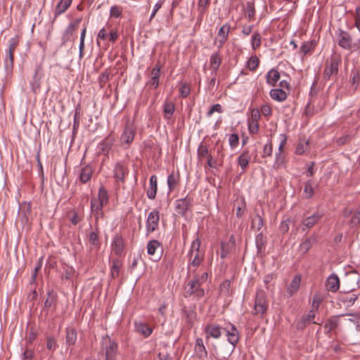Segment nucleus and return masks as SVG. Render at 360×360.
<instances>
[{
	"instance_id": "nucleus-1",
	"label": "nucleus",
	"mask_w": 360,
	"mask_h": 360,
	"mask_svg": "<svg viewBox=\"0 0 360 360\" xmlns=\"http://www.w3.org/2000/svg\"><path fill=\"white\" fill-rule=\"evenodd\" d=\"M205 295V290L199 283L198 278H193L184 286V297L193 296L195 299L199 300Z\"/></svg>"
},
{
	"instance_id": "nucleus-2",
	"label": "nucleus",
	"mask_w": 360,
	"mask_h": 360,
	"mask_svg": "<svg viewBox=\"0 0 360 360\" xmlns=\"http://www.w3.org/2000/svg\"><path fill=\"white\" fill-rule=\"evenodd\" d=\"M359 281L360 276L356 271L347 273L342 280V292L349 293L355 290L359 287Z\"/></svg>"
},
{
	"instance_id": "nucleus-3",
	"label": "nucleus",
	"mask_w": 360,
	"mask_h": 360,
	"mask_svg": "<svg viewBox=\"0 0 360 360\" xmlns=\"http://www.w3.org/2000/svg\"><path fill=\"white\" fill-rule=\"evenodd\" d=\"M341 61L340 56L338 54L331 56L330 60H327L326 63V68L323 71V77L325 79H329L332 76L338 75Z\"/></svg>"
},
{
	"instance_id": "nucleus-4",
	"label": "nucleus",
	"mask_w": 360,
	"mask_h": 360,
	"mask_svg": "<svg viewBox=\"0 0 360 360\" xmlns=\"http://www.w3.org/2000/svg\"><path fill=\"white\" fill-rule=\"evenodd\" d=\"M223 330L226 332L227 340L232 345L233 347L231 352H228V354L226 356H222L221 358H219V360H228L229 356L231 354V352L233 350L234 347L238 342L239 332L236 327L231 323H229L226 327L223 328Z\"/></svg>"
},
{
	"instance_id": "nucleus-5",
	"label": "nucleus",
	"mask_w": 360,
	"mask_h": 360,
	"mask_svg": "<svg viewBox=\"0 0 360 360\" xmlns=\"http://www.w3.org/2000/svg\"><path fill=\"white\" fill-rule=\"evenodd\" d=\"M19 43L18 37H15L9 39L8 48L6 51L4 58L5 69L7 72L11 71L13 67V54Z\"/></svg>"
},
{
	"instance_id": "nucleus-6",
	"label": "nucleus",
	"mask_w": 360,
	"mask_h": 360,
	"mask_svg": "<svg viewBox=\"0 0 360 360\" xmlns=\"http://www.w3.org/2000/svg\"><path fill=\"white\" fill-rule=\"evenodd\" d=\"M101 344L105 352V360H114L117 349V343L108 336H105L103 337Z\"/></svg>"
},
{
	"instance_id": "nucleus-7",
	"label": "nucleus",
	"mask_w": 360,
	"mask_h": 360,
	"mask_svg": "<svg viewBox=\"0 0 360 360\" xmlns=\"http://www.w3.org/2000/svg\"><path fill=\"white\" fill-rule=\"evenodd\" d=\"M160 221V212L155 209L148 214L146 219V235H149L158 229Z\"/></svg>"
},
{
	"instance_id": "nucleus-8",
	"label": "nucleus",
	"mask_w": 360,
	"mask_h": 360,
	"mask_svg": "<svg viewBox=\"0 0 360 360\" xmlns=\"http://www.w3.org/2000/svg\"><path fill=\"white\" fill-rule=\"evenodd\" d=\"M135 134L136 127L134 123L128 120L120 136L121 143L129 146L133 142Z\"/></svg>"
},
{
	"instance_id": "nucleus-9",
	"label": "nucleus",
	"mask_w": 360,
	"mask_h": 360,
	"mask_svg": "<svg viewBox=\"0 0 360 360\" xmlns=\"http://www.w3.org/2000/svg\"><path fill=\"white\" fill-rule=\"evenodd\" d=\"M268 308V303L263 291H258L256 294L254 311L255 314L261 315L265 314Z\"/></svg>"
},
{
	"instance_id": "nucleus-10",
	"label": "nucleus",
	"mask_w": 360,
	"mask_h": 360,
	"mask_svg": "<svg viewBox=\"0 0 360 360\" xmlns=\"http://www.w3.org/2000/svg\"><path fill=\"white\" fill-rule=\"evenodd\" d=\"M323 214L319 211L314 212L312 214L303 218L302 224V230L309 229L312 228L322 218Z\"/></svg>"
},
{
	"instance_id": "nucleus-11",
	"label": "nucleus",
	"mask_w": 360,
	"mask_h": 360,
	"mask_svg": "<svg viewBox=\"0 0 360 360\" xmlns=\"http://www.w3.org/2000/svg\"><path fill=\"white\" fill-rule=\"evenodd\" d=\"M338 45L345 49H350L352 47V38L347 32L340 30L338 33Z\"/></svg>"
},
{
	"instance_id": "nucleus-12",
	"label": "nucleus",
	"mask_w": 360,
	"mask_h": 360,
	"mask_svg": "<svg viewBox=\"0 0 360 360\" xmlns=\"http://www.w3.org/2000/svg\"><path fill=\"white\" fill-rule=\"evenodd\" d=\"M129 170L124 164L122 162H117L114 167L113 174L114 178L117 182L124 183L125 177L128 175Z\"/></svg>"
},
{
	"instance_id": "nucleus-13",
	"label": "nucleus",
	"mask_w": 360,
	"mask_h": 360,
	"mask_svg": "<svg viewBox=\"0 0 360 360\" xmlns=\"http://www.w3.org/2000/svg\"><path fill=\"white\" fill-rule=\"evenodd\" d=\"M192 205V200L188 197L180 198L175 202V211L178 214L184 215Z\"/></svg>"
},
{
	"instance_id": "nucleus-14",
	"label": "nucleus",
	"mask_w": 360,
	"mask_h": 360,
	"mask_svg": "<svg viewBox=\"0 0 360 360\" xmlns=\"http://www.w3.org/2000/svg\"><path fill=\"white\" fill-rule=\"evenodd\" d=\"M104 206L105 205L98 202V200L96 198H91V210L95 217L96 226L98 225L99 219L103 218L104 216V213L103 211V208Z\"/></svg>"
},
{
	"instance_id": "nucleus-15",
	"label": "nucleus",
	"mask_w": 360,
	"mask_h": 360,
	"mask_svg": "<svg viewBox=\"0 0 360 360\" xmlns=\"http://www.w3.org/2000/svg\"><path fill=\"white\" fill-rule=\"evenodd\" d=\"M223 328H221L218 324L216 323H210L207 324L205 328V333L206 334V338H212L214 339H218L221 335V330Z\"/></svg>"
},
{
	"instance_id": "nucleus-16",
	"label": "nucleus",
	"mask_w": 360,
	"mask_h": 360,
	"mask_svg": "<svg viewBox=\"0 0 360 360\" xmlns=\"http://www.w3.org/2000/svg\"><path fill=\"white\" fill-rule=\"evenodd\" d=\"M161 249V244L157 240H151L147 243V253L153 256L154 261H158L160 259V254L158 253V250Z\"/></svg>"
},
{
	"instance_id": "nucleus-17",
	"label": "nucleus",
	"mask_w": 360,
	"mask_h": 360,
	"mask_svg": "<svg viewBox=\"0 0 360 360\" xmlns=\"http://www.w3.org/2000/svg\"><path fill=\"white\" fill-rule=\"evenodd\" d=\"M235 247V238L233 235H231L229 237L228 241H223L221 243L220 248V257L221 259L225 258L228 254Z\"/></svg>"
},
{
	"instance_id": "nucleus-18",
	"label": "nucleus",
	"mask_w": 360,
	"mask_h": 360,
	"mask_svg": "<svg viewBox=\"0 0 360 360\" xmlns=\"http://www.w3.org/2000/svg\"><path fill=\"white\" fill-rule=\"evenodd\" d=\"M160 69L161 66L157 64L155 68H153L150 72V78L147 82V85H148L150 88L154 89H157L159 86V78L160 75Z\"/></svg>"
},
{
	"instance_id": "nucleus-19",
	"label": "nucleus",
	"mask_w": 360,
	"mask_h": 360,
	"mask_svg": "<svg viewBox=\"0 0 360 360\" xmlns=\"http://www.w3.org/2000/svg\"><path fill=\"white\" fill-rule=\"evenodd\" d=\"M326 288L328 291L332 292H335L340 289V279L335 274H332L327 278L326 281Z\"/></svg>"
},
{
	"instance_id": "nucleus-20",
	"label": "nucleus",
	"mask_w": 360,
	"mask_h": 360,
	"mask_svg": "<svg viewBox=\"0 0 360 360\" xmlns=\"http://www.w3.org/2000/svg\"><path fill=\"white\" fill-rule=\"evenodd\" d=\"M81 21V18L75 19L74 21L70 22L69 25L66 27L63 37V40L64 43L70 40L71 37L72 36L75 31L78 28Z\"/></svg>"
},
{
	"instance_id": "nucleus-21",
	"label": "nucleus",
	"mask_w": 360,
	"mask_h": 360,
	"mask_svg": "<svg viewBox=\"0 0 360 360\" xmlns=\"http://www.w3.org/2000/svg\"><path fill=\"white\" fill-rule=\"evenodd\" d=\"M195 354L200 359H204L207 356V352L203 344V340L200 338H198L195 342Z\"/></svg>"
},
{
	"instance_id": "nucleus-22",
	"label": "nucleus",
	"mask_w": 360,
	"mask_h": 360,
	"mask_svg": "<svg viewBox=\"0 0 360 360\" xmlns=\"http://www.w3.org/2000/svg\"><path fill=\"white\" fill-rule=\"evenodd\" d=\"M190 257V261L188 264V271H191L192 269H193V271L195 270V269L200 266V264L202 263L203 258H204V254L203 253H195V254H188Z\"/></svg>"
},
{
	"instance_id": "nucleus-23",
	"label": "nucleus",
	"mask_w": 360,
	"mask_h": 360,
	"mask_svg": "<svg viewBox=\"0 0 360 360\" xmlns=\"http://www.w3.org/2000/svg\"><path fill=\"white\" fill-rule=\"evenodd\" d=\"M158 191V179L155 175L150 177L149 187L146 191L147 197L150 200H154L156 197Z\"/></svg>"
},
{
	"instance_id": "nucleus-24",
	"label": "nucleus",
	"mask_w": 360,
	"mask_h": 360,
	"mask_svg": "<svg viewBox=\"0 0 360 360\" xmlns=\"http://www.w3.org/2000/svg\"><path fill=\"white\" fill-rule=\"evenodd\" d=\"M93 174V169L90 165L83 167L79 172V178L82 184H86L90 181Z\"/></svg>"
},
{
	"instance_id": "nucleus-25",
	"label": "nucleus",
	"mask_w": 360,
	"mask_h": 360,
	"mask_svg": "<svg viewBox=\"0 0 360 360\" xmlns=\"http://www.w3.org/2000/svg\"><path fill=\"white\" fill-rule=\"evenodd\" d=\"M281 75L279 72L272 68L271 69L266 75V83L270 86H275L277 82L280 79Z\"/></svg>"
},
{
	"instance_id": "nucleus-26",
	"label": "nucleus",
	"mask_w": 360,
	"mask_h": 360,
	"mask_svg": "<svg viewBox=\"0 0 360 360\" xmlns=\"http://www.w3.org/2000/svg\"><path fill=\"white\" fill-rule=\"evenodd\" d=\"M72 0H60L55 8V18L65 13L70 6Z\"/></svg>"
},
{
	"instance_id": "nucleus-27",
	"label": "nucleus",
	"mask_w": 360,
	"mask_h": 360,
	"mask_svg": "<svg viewBox=\"0 0 360 360\" xmlns=\"http://www.w3.org/2000/svg\"><path fill=\"white\" fill-rule=\"evenodd\" d=\"M300 282L301 277L298 275L295 276L292 278L290 283L286 288V291L290 297L292 296L295 292H296L298 290L300 286Z\"/></svg>"
},
{
	"instance_id": "nucleus-28",
	"label": "nucleus",
	"mask_w": 360,
	"mask_h": 360,
	"mask_svg": "<svg viewBox=\"0 0 360 360\" xmlns=\"http://www.w3.org/2000/svg\"><path fill=\"white\" fill-rule=\"evenodd\" d=\"M271 98L276 101L282 102L287 98V93L282 89H273L270 91Z\"/></svg>"
},
{
	"instance_id": "nucleus-29",
	"label": "nucleus",
	"mask_w": 360,
	"mask_h": 360,
	"mask_svg": "<svg viewBox=\"0 0 360 360\" xmlns=\"http://www.w3.org/2000/svg\"><path fill=\"white\" fill-rule=\"evenodd\" d=\"M112 141V139L109 136L104 139L98 146V151L104 155H107L111 148Z\"/></svg>"
},
{
	"instance_id": "nucleus-30",
	"label": "nucleus",
	"mask_w": 360,
	"mask_h": 360,
	"mask_svg": "<svg viewBox=\"0 0 360 360\" xmlns=\"http://www.w3.org/2000/svg\"><path fill=\"white\" fill-rule=\"evenodd\" d=\"M179 172L174 173L172 172L167 177V186L169 192H172L177 186L179 182Z\"/></svg>"
},
{
	"instance_id": "nucleus-31",
	"label": "nucleus",
	"mask_w": 360,
	"mask_h": 360,
	"mask_svg": "<svg viewBox=\"0 0 360 360\" xmlns=\"http://www.w3.org/2000/svg\"><path fill=\"white\" fill-rule=\"evenodd\" d=\"M77 333L76 330L72 327L66 328L65 342L68 345H74L77 341Z\"/></svg>"
},
{
	"instance_id": "nucleus-32",
	"label": "nucleus",
	"mask_w": 360,
	"mask_h": 360,
	"mask_svg": "<svg viewBox=\"0 0 360 360\" xmlns=\"http://www.w3.org/2000/svg\"><path fill=\"white\" fill-rule=\"evenodd\" d=\"M315 318V311L314 309H311L309 311L307 315L302 317V321L297 323L298 328H303L305 326L306 323H316V321H314L313 319Z\"/></svg>"
},
{
	"instance_id": "nucleus-33",
	"label": "nucleus",
	"mask_w": 360,
	"mask_h": 360,
	"mask_svg": "<svg viewBox=\"0 0 360 360\" xmlns=\"http://www.w3.org/2000/svg\"><path fill=\"white\" fill-rule=\"evenodd\" d=\"M221 63V58L219 53H214L210 57V67L212 70V72L216 73Z\"/></svg>"
},
{
	"instance_id": "nucleus-34",
	"label": "nucleus",
	"mask_w": 360,
	"mask_h": 360,
	"mask_svg": "<svg viewBox=\"0 0 360 360\" xmlns=\"http://www.w3.org/2000/svg\"><path fill=\"white\" fill-rule=\"evenodd\" d=\"M230 30V26L228 24H224L219 29L217 35L219 38L220 46H221L227 39L229 32Z\"/></svg>"
},
{
	"instance_id": "nucleus-35",
	"label": "nucleus",
	"mask_w": 360,
	"mask_h": 360,
	"mask_svg": "<svg viewBox=\"0 0 360 360\" xmlns=\"http://www.w3.org/2000/svg\"><path fill=\"white\" fill-rule=\"evenodd\" d=\"M250 160V155L248 151H243L238 158V163L243 170H245L248 165Z\"/></svg>"
},
{
	"instance_id": "nucleus-36",
	"label": "nucleus",
	"mask_w": 360,
	"mask_h": 360,
	"mask_svg": "<svg viewBox=\"0 0 360 360\" xmlns=\"http://www.w3.org/2000/svg\"><path fill=\"white\" fill-rule=\"evenodd\" d=\"M89 240L90 245L91 246V248H95L96 249L99 248L100 242H99V238H98V231L97 226H96L95 231H91L89 233Z\"/></svg>"
},
{
	"instance_id": "nucleus-37",
	"label": "nucleus",
	"mask_w": 360,
	"mask_h": 360,
	"mask_svg": "<svg viewBox=\"0 0 360 360\" xmlns=\"http://www.w3.org/2000/svg\"><path fill=\"white\" fill-rule=\"evenodd\" d=\"M136 330L144 337H148L152 333V328L147 324L143 323H135Z\"/></svg>"
},
{
	"instance_id": "nucleus-38",
	"label": "nucleus",
	"mask_w": 360,
	"mask_h": 360,
	"mask_svg": "<svg viewBox=\"0 0 360 360\" xmlns=\"http://www.w3.org/2000/svg\"><path fill=\"white\" fill-rule=\"evenodd\" d=\"M316 242V236L313 235L309 238H306L300 244V250L303 251L304 252H307L312 246L313 244H314Z\"/></svg>"
},
{
	"instance_id": "nucleus-39",
	"label": "nucleus",
	"mask_w": 360,
	"mask_h": 360,
	"mask_svg": "<svg viewBox=\"0 0 360 360\" xmlns=\"http://www.w3.org/2000/svg\"><path fill=\"white\" fill-rule=\"evenodd\" d=\"M303 193L306 199H309L313 197L314 191V183L311 180H308L305 182Z\"/></svg>"
},
{
	"instance_id": "nucleus-40",
	"label": "nucleus",
	"mask_w": 360,
	"mask_h": 360,
	"mask_svg": "<svg viewBox=\"0 0 360 360\" xmlns=\"http://www.w3.org/2000/svg\"><path fill=\"white\" fill-rule=\"evenodd\" d=\"M245 16L248 18V20L250 22L253 21L255 20V9L253 2H247L246 6L245 8Z\"/></svg>"
},
{
	"instance_id": "nucleus-41",
	"label": "nucleus",
	"mask_w": 360,
	"mask_h": 360,
	"mask_svg": "<svg viewBox=\"0 0 360 360\" xmlns=\"http://www.w3.org/2000/svg\"><path fill=\"white\" fill-rule=\"evenodd\" d=\"M309 141L306 139H302L299 141L296 146L295 153L297 155H303L309 148Z\"/></svg>"
},
{
	"instance_id": "nucleus-42",
	"label": "nucleus",
	"mask_w": 360,
	"mask_h": 360,
	"mask_svg": "<svg viewBox=\"0 0 360 360\" xmlns=\"http://www.w3.org/2000/svg\"><path fill=\"white\" fill-rule=\"evenodd\" d=\"M316 44L314 40L306 41L302 45L300 51L305 56L315 49Z\"/></svg>"
},
{
	"instance_id": "nucleus-43",
	"label": "nucleus",
	"mask_w": 360,
	"mask_h": 360,
	"mask_svg": "<svg viewBox=\"0 0 360 360\" xmlns=\"http://www.w3.org/2000/svg\"><path fill=\"white\" fill-rule=\"evenodd\" d=\"M264 226V219L261 215L256 214L252 220V228L259 231Z\"/></svg>"
},
{
	"instance_id": "nucleus-44",
	"label": "nucleus",
	"mask_w": 360,
	"mask_h": 360,
	"mask_svg": "<svg viewBox=\"0 0 360 360\" xmlns=\"http://www.w3.org/2000/svg\"><path fill=\"white\" fill-rule=\"evenodd\" d=\"M98 202L103 204L106 205L108 202V195L107 191L104 188V187L101 186L98 190V196L96 198Z\"/></svg>"
},
{
	"instance_id": "nucleus-45",
	"label": "nucleus",
	"mask_w": 360,
	"mask_h": 360,
	"mask_svg": "<svg viewBox=\"0 0 360 360\" xmlns=\"http://www.w3.org/2000/svg\"><path fill=\"white\" fill-rule=\"evenodd\" d=\"M255 243H256V247L257 248V252H262L263 251V250L264 249V247L266 243L265 238L262 233H259L258 235H257Z\"/></svg>"
},
{
	"instance_id": "nucleus-46",
	"label": "nucleus",
	"mask_w": 360,
	"mask_h": 360,
	"mask_svg": "<svg viewBox=\"0 0 360 360\" xmlns=\"http://www.w3.org/2000/svg\"><path fill=\"white\" fill-rule=\"evenodd\" d=\"M198 156L199 158H207L212 154L209 153L208 147L203 143H200L197 150Z\"/></svg>"
},
{
	"instance_id": "nucleus-47",
	"label": "nucleus",
	"mask_w": 360,
	"mask_h": 360,
	"mask_svg": "<svg viewBox=\"0 0 360 360\" xmlns=\"http://www.w3.org/2000/svg\"><path fill=\"white\" fill-rule=\"evenodd\" d=\"M259 60L256 56H251L247 62V68L250 71H255L259 66Z\"/></svg>"
},
{
	"instance_id": "nucleus-48",
	"label": "nucleus",
	"mask_w": 360,
	"mask_h": 360,
	"mask_svg": "<svg viewBox=\"0 0 360 360\" xmlns=\"http://www.w3.org/2000/svg\"><path fill=\"white\" fill-rule=\"evenodd\" d=\"M121 262L118 259H115L112 262V265L111 266L110 273L111 276L113 278H115L119 276L120 269L121 267Z\"/></svg>"
},
{
	"instance_id": "nucleus-49",
	"label": "nucleus",
	"mask_w": 360,
	"mask_h": 360,
	"mask_svg": "<svg viewBox=\"0 0 360 360\" xmlns=\"http://www.w3.org/2000/svg\"><path fill=\"white\" fill-rule=\"evenodd\" d=\"M174 112V105L171 102H166L164 104V112L167 119H170Z\"/></svg>"
},
{
	"instance_id": "nucleus-50",
	"label": "nucleus",
	"mask_w": 360,
	"mask_h": 360,
	"mask_svg": "<svg viewBox=\"0 0 360 360\" xmlns=\"http://www.w3.org/2000/svg\"><path fill=\"white\" fill-rule=\"evenodd\" d=\"M201 241L198 237H197L191 243V248L188 254L202 253L200 250Z\"/></svg>"
},
{
	"instance_id": "nucleus-51",
	"label": "nucleus",
	"mask_w": 360,
	"mask_h": 360,
	"mask_svg": "<svg viewBox=\"0 0 360 360\" xmlns=\"http://www.w3.org/2000/svg\"><path fill=\"white\" fill-rule=\"evenodd\" d=\"M211 0H199L198 2V11H199L201 18L206 11L210 4Z\"/></svg>"
},
{
	"instance_id": "nucleus-52",
	"label": "nucleus",
	"mask_w": 360,
	"mask_h": 360,
	"mask_svg": "<svg viewBox=\"0 0 360 360\" xmlns=\"http://www.w3.org/2000/svg\"><path fill=\"white\" fill-rule=\"evenodd\" d=\"M223 150H224V147H223L222 144H219L217 142L216 143L215 148H214V154L215 155V158H217L221 162H222L223 158L224 157Z\"/></svg>"
},
{
	"instance_id": "nucleus-53",
	"label": "nucleus",
	"mask_w": 360,
	"mask_h": 360,
	"mask_svg": "<svg viewBox=\"0 0 360 360\" xmlns=\"http://www.w3.org/2000/svg\"><path fill=\"white\" fill-rule=\"evenodd\" d=\"M191 91V87L189 84L185 82H181L179 87V92L182 98H186Z\"/></svg>"
},
{
	"instance_id": "nucleus-54",
	"label": "nucleus",
	"mask_w": 360,
	"mask_h": 360,
	"mask_svg": "<svg viewBox=\"0 0 360 360\" xmlns=\"http://www.w3.org/2000/svg\"><path fill=\"white\" fill-rule=\"evenodd\" d=\"M86 28L84 27L82 32H81V35H80V41H79V58H82L83 57V52H84V39H85V35H86Z\"/></svg>"
},
{
	"instance_id": "nucleus-55",
	"label": "nucleus",
	"mask_w": 360,
	"mask_h": 360,
	"mask_svg": "<svg viewBox=\"0 0 360 360\" xmlns=\"http://www.w3.org/2000/svg\"><path fill=\"white\" fill-rule=\"evenodd\" d=\"M251 44L254 50L261 45V36L258 32L254 33L252 36Z\"/></svg>"
},
{
	"instance_id": "nucleus-56",
	"label": "nucleus",
	"mask_w": 360,
	"mask_h": 360,
	"mask_svg": "<svg viewBox=\"0 0 360 360\" xmlns=\"http://www.w3.org/2000/svg\"><path fill=\"white\" fill-rule=\"evenodd\" d=\"M122 13V8L119 6H112L110 10V15L113 18H120Z\"/></svg>"
},
{
	"instance_id": "nucleus-57",
	"label": "nucleus",
	"mask_w": 360,
	"mask_h": 360,
	"mask_svg": "<svg viewBox=\"0 0 360 360\" xmlns=\"http://www.w3.org/2000/svg\"><path fill=\"white\" fill-rule=\"evenodd\" d=\"M291 223V220L290 218H286L285 219H283L279 226V230L281 233H285L289 230V226Z\"/></svg>"
},
{
	"instance_id": "nucleus-58",
	"label": "nucleus",
	"mask_w": 360,
	"mask_h": 360,
	"mask_svg": "<svg viewBox=\"0 0 360 360\" xmlns=\"http://www.w3.org/2000/svg\"><path fill=\"white\" fill-rule=\"evenodd\" d=\"M114 250L117 255H120L123 250V243L121 238H116L113 242Z\"/></svg>"
},
{
	"instance_id": "nucleus-59",
	"label": "nucleus",
	"mask_w": 360,
	"mask_h": 360,
	"mask_svg": "<svg viewBox=\"0 0 360 360\" xmlns=\"http://www.w3.org/2000/svg\"><path fill=\"white\" fill-rule=\"evenodd\" d=\"M338 321L336 319H330L328 321V322L325 324L324 328L328 329V332L335 329L338 327Z\"/></svg>"
},
{
	"instance_id": "nucleus-60",
	"label": "nucleus",
	"mask_w": 360,
	"mask_h": 360,
	"mask_svg": "<svg viewBox=\"0 0 360 360\" xmlns=\"http://www.w3.org/2000/svg\"><path fill=\"white\" fill-rule=\"evenodd\" d=\"M220 161L215 158V155H209L207 158V165L211 167V168H214L217 167L218 162H219Z\"/></svg>"
},
{
	"instance_id": "nucleus-61",
	"label": "nucleus",
	"mask_w": 360,
	"mask_h": 360,
	"mask_svg": "<svg viewBox=\"0 0 360 360\" xmlns=\"http://www.w3.org/2000/svg\"><path fill=\"white\" fill-rule=\"evenodd\" d=\"M46 347L49 350L55 351L57 347V344L53 337H49L46 342Z\"/></svg>"
},
{
	"instance_id": "nucleus-62",
	"label": "nucleus",
	"mask_w": 360,
	"mask_h": 360,
	"mask_svg": "<svg viewBox=\"0 0 360 360\" xmlns=\"http://www.w3.org/2000/svg\"><path fill=\"white\" fill-rule=\"evenodd\" d=\"M37 71L35 72L34 80L31 83V87L34 94H37L40 88V82L39 79L37 78Z\"/></svg>"
},
{
	"instance_id": "nucleus-63",
	"label": "nucleus",
	"mask_w": 360,
	"mask_h": 360,
	"mask_svg": "<svg viewBox=\"0 0 360 360\" xmlns=\"http://www.w3.org/2000/svg\"><path fill=\"white\" fill-rule=\"evenodd\" d=\"M248 129L251 134H257L259 131V124L257 122L248 121Z\"/></svg>"
},
{
	"instance_id": "nucleus-64",
	"label": "nucleus",
	"mask_w": 360,
	"mask_h": 360,
	"mask_svg": "<svg viewBox=\"0 0 360 360\" xmlns=\"http://www.w3.org/2000/svg\"><path fill=\"white\" fill-rule=\"evenodd\" d=\"M229 142L231 148L236 147L239 142L238 136L236 134H231L229 139Z\"/></svg>"
}]
</instances>
